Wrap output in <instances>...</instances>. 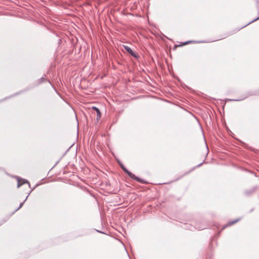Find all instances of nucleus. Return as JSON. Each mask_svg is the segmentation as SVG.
I'll use <instances>...</instances> for the list:
<instances>
[{
  "instance_id": "obj_16",
  "label": "nucleus",
  "mask_w": 259,
  "mask_h": 259,
  "mask_svg": "<svg viewBox=\"0 0 259 259\" xmlns=\"http://www.w3.org/2000/svg\"><path fill=\"white\" fill-rule=\"evenodd\" d=\"M191 228H192V226H191ZM189 230H192L191 228H189Z\"/></svg>"
},
{
  "instance_id": "obj_5",
  "label": "nucleus",
  "mask_w": 259,
  "mask_h": 259,
  "mask_svg": "<svg viewBox=\"0 0 259 259\" xmlns=\"http://www.w3.org/2000/svg\"><path fill=\"white\" fill-rule=\"evenodd\" d=\"M240 220V219H236L235 220H234V221H230V222H228L226 225H225L223 227L222 230L224 229L227 227H229V226H231L233 225L235 223H236L237 222H238Z\"/></svg>"
},
{
  "instance_id": "obj_11",
  "label": "nucleus",
  "mask_w": 259,
  "mask_h": 259,
  "mask_svg": "<svg viewBox=\"0 0 259 259\" xmlns=\"http://www.w3.org/2000/svg\"><path fill=\"white\" fill-rule=\"evenodd\" d=\"M192 42V41H187L186 42H185L184 44H183V45H187L190 42Z\"/></svg>"
},
{
  "instance_id": "obj_2",
  "label": "nucleus",
  "mask_w": 259,
  "mask_h": 259,
  "mask_svg": "<svg viewBox=\"0 0 259 259\" xmlns=\"http://www.w3.org/2000/svg\"><path fill=\"white\" fill-rule=\"evenodd\" d=\"M17 183L18 188L20 187L21 185L24 184H27L29 187H30V183L27 180L18 177L17 178Z\"/></svg>"
},
{
  "instance_id": "obj_13",
  "label": "nucleus",
  "mask_w": 259,
  "mask_h": 259,
  "mask_svg": "<svg viewBox=\"0 0 259 259\" xmlns=\"http://www.w3.org/2000/svg\"><path fill=\"white\" fill-rule=\"evenodd\" d=\"M203 163V162H202V163L198 164L195 167H200V166H201L202 165Z\"/></svg>"
},
{
  "instance_id": "obj_4",
  "label": "nucleus",
  "mask_w": 259,
  "mask_h": 259,
  "mask_svg": "<svg viewBox=\"0 0 259 259\" xmlns=\"http://www.w3.org/2000/svg\"><path fill=\"white\" fill-rule=\"evenodd\" d=\"M92 109L96 112L97 120H99L101 117V112H100L99 109L95 106H93L92 107Z\"/></svg>"
},
{
  "instance_id": "obj_7",
  "label": "nucleus",
  "mask_w": 259,
  "mask_h": 259,
  "mask_svg": "<svg viewBox=\"0 0 259 259\" xmlns=\"http://www.w3.org/2000/svg\"><path fill=\"white\" fill-rule=\"evenodd\" d=\"M34 189V188H33L31 190V191L30 192V193L28 194V195L26 196V198L25 199V200H24L23 202H21L20 203V205H19V206L16 209H15V210L14 211V212L13 213H14V212H15L16 211H17L18 210H19L20 208H21L22 207V206L23 205L24 202L26 201L29 195L30 194V193L32 191H33V190Z\"/></svg>"
},
{
  "instance_id": "obj_6",
  "label": "nucleus",
  "mask_w": 259,
  "mask_h": 259,
  "mask_svg": "<svg viewBox=\"0 0 259 259\" xmlns=\"http://www.w3.org/2000/svg\"><path fill=\"white\" fill-rule=\"evenodd\" d=\"M255 191V189L254 188L246 190L244 191V195L246 196H250L251 194L254 192Z\"/></svg>"
},
{
  "instance_id": "obj_10",
  "label": "nucleus",
  "mask_w": 259,
  "mask_h": 259,
  "mask_svg": "<svg viewBox=\"0 0 259 259\" xmlns=\"http://www.w3.org/2000/svg\"><path fill=\"white\" fill-rule=\"evenodd\" d=\"M45 78L44 77H41L39 79V83H42L44 81H45Z\"/></svg>"
},
{
  "instance_id": "obj_12",
  "label": "nucleus",
  "mask_w": 259,
  "mask_h": 259,
  "mask_svg": "<svg viewBox=\"0 0 259 259\" xmlns=\"http://www.w3.org/2000/svg\"><path fill=\"white\" fill-rule=\"evenodd\" d=\"M196 228H197L198 230H202L205 229V228H202V227H196Z\"/></svg>"
},
{
  "instance_id": "obj_8",
  "label": "nucleus",
  "mask_w": 259,
  "mask_h": 259,
  "mask_svg": "<svg viewBox=\"0 0 259 259\" xmlns=\"http://www.w3.org/2000/svg\"><path fill=\"white\" fill-rule=\"evenodd\" d=\"M249 96V95L245 96V97H244L243 98H242L241 99H227L225 100V101L226 102H228V101H241L244 100V99L246 98L247 97H248Z\"/></svg>"
},
{
  "instance_id": "obj_3",
  "label": "nucleus",
  "mask_w": 259,
  "mask_h": 259,
  "mask_svg": "<svg viewBox=\"0 0 259 259\" xmlns=\"http://www.w3.org/2000/svg\"><path fill=\"white\" fill-rule=\"evenodd\" d=\"M125 50L132 56L136 58H138L139 56L137 54L134 52L129 47L124 46V47Z\"/></svg>"
},
{
  "instance_id": "obj_14",
  "label": "nucleus",
  "mask_w": 259,
  "mask_h": 259,
  "mask_svg": "<svg viewBox=\"0 0 259 259\" xmlns=\"http://www.w3.org/2000/svg\"><path fill=\"white\" fill-rule=\"evenodd\" d=\"M98 231L99 232H100V233H103V232H101V231Z\"/></svg>"
},
{
  "instance_id": "obj_9",
  "label": "nucleus",
  "mask_w": 259,
  "mask_h": 259,
  "mask_svg": "<svg viewBox=\"0 0 259 259\" xmlns=\"http://www.w3.org/2000/svg\"><path fill=\"white\" fill-rule=\"evenodd\" d=\"M259 19V17H256V18H255L254 19L252 20V21H250L249 22H248L247 24H246L245 25H244V26L242 27V28H244L245 27H246V26H247L248 25L255 22V21Z\"/></svg>"
},
{
  "instance_id": "obj_1",
  "label": "nucleus",
  "mask_w": 259,
  "mask_h": 259,
  "mask_svg": "<svg viewBox=\"0 0 259 259\" xmlns=\"http://www.w3.org/2000/svg\"><path fill=\"white\" fill-rule=\"evenodd\" d=\"M119 165H120V167L122 169V170L126 173L129 177H130L131 179L136 180L137 182H139L142 184H145L147 183V182L144 180L141 179V178L137 177L134 174H133L132 172H131L130 171H129L123 164L122 162L118 161Z\"/></svg>"
},
{
  "instance_id": "obj_15",
  "label": "nucleus",
  "mask_w": 259,
  "mask_h": 259,
  "mask_svg": "<svg viewBox=\"0 0 259 259\" xmlns=\"http://www.w3.org/2000/svg\"><path fill=\"white\" fill-rule=\"evenodd\" d=\"M194 168H193V169H192L191 171H192V170H194Z\"/></svg>"
}]
</instances>
